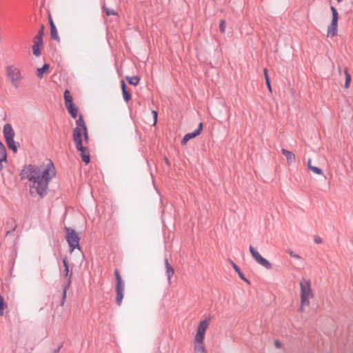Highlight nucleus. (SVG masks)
Listing matches in <instances>:
<instances>
[{
    "label": "nucleus",
    "mask_w": 353,
    "mask_h": 353,
    "mask_svg": "<svg viewBox=\"0 0 353 353\" xmlns=\"http://www.w3.org/2000/svg\"><path fill=\"white\" fill-rule=\"evenodd\" d=\"M55 174V168L52 161L50 160L46 168L39 174L37 186L36 187L35 193H37V195H39L41 199L47 195L49 182Z\"/></svg>",
    "instance_id": "nucleus-1"
},
{
    "label": "nucleus",
    "mask_w": 353,
    "mask_h": 353,
    "mask_svg": "<svg viewBox=\"0 0 353 353\" xmlns=\"http://www.w3.org/2000/svg\"><path fill=\"white\" fill-rule=\"evenodd\" d=\"M41 173V169L37 165H26L23 167L19 176L20 180L23 181L28 179L30 182V194L32 196L37 195L36 187L37 186V181L39 174Z\"/></svg>",
    "instance_id": "nucleus-2"
},
{
    "label": "nucleus",
    "mask_w": 353,
    "mask_h": 353,
    "mask_svg": "<svg viewBox=\"0 0 353 353\" xmlns=\"http://www.w3.org/2000/svg\"><path fill=\"white\" fill-rule=\"evenodd\" d=\"M73 140L76 143L77 150L81 152V157L82 161L85 164H88L90 162V152L87 148L83 145L81 130L79 128H75L73 130Z\"/></svg>",
    "instance_id": "nucleus-3"
},
{
    "label": "nucleus",
    "mask_w": 353,
    "mask_h": 353,
    "mask_svg": "<svg viewBox=\"0 0 353 353\" xmlns=\"http://www.w3.org/2000/svg\"><path fill=\"white\" fill-rule=\"evenodd\" d=\"M301 288V307L300 311H304V305H309V299L313 297V293L311 289V283L310 280L303 278L300 282Z\"/></svg>",
    "instance_id": "nucleus-4"
},
{
    "label": "nucleus",
    "mask_w": 353,
    "mask_h": 353,
    "mask_svg": "<svg viewBox=\"0 0 353 353\" xmlns=\"http://www.w3.org/2000/svg\"><path fill=\"white\" fill-rule=\"evenodd\" d=\"M64 230L65 232V238L69 245L70 252H72L76 248L81 250L79 234L74 229L69 227L65 226Z\"/></svg>",
    "instance_id": "nucleus-5"
},
{
    "label": "nucleus",
    "mask_w": 353,
    "mask_h": 353,
    "mask_svg": "<svg viewBox=\"0 0 353 353\" xmlns=\"http://www.w3.org/2000/svg\"><path fill=\"white\" fill-rule=\"evenodd\" d=\"M114 276L116 279V303L120 305L123 299L124 282L117 269L114 270Z\"/></svg>",
    "instance_id": "nucleus-6"
},
{
    "label": "nucleus",
    "mask_w": 353,
    "mask_h": 353,
    "mask_svg": "<svg viewBox=\"0 0 353 353\" xmlns=\"http://www.w3.org/2000/svg\"><path fill=\"white\" fill-rule=\"evenodd\" d=\"M65 105L68 113L70 114L71 117L73 119H77L78 116V112L79 111V108L76 107L73 103V99L72 96L70 95V91L68 90H65L63 93Z\"/></svg>",
    "instance_id": "nucleus-7"
},
{
    "label": "nucleus",
    "mask_w": 353,
    "mask_h": 353,
    "mask_svg": "<svg viewBox=\"0 0 353 353\" xmlns=\"http://www.w3.org/2000/svg\"><path fill=\"white\" fill-rule=\"evenodd\" d=\"M6 73L8 77L10 79L12 85L15 88H19V81L21 75L19 70L12 65L6 67Z\"/></svg>",
    "instance_id": "nucleus-8"
},
{
    "label": "nucleus",
    "mask_w": 353,
    "mask_h": 353,
    "mask_svg": "<svg viewBox=\"0 0 353 353\" xmlns=\"http://www.w3.org/2000/svg\"><path fill=\"white\" fill-rule=\"evenodd\" d=\"M330 10L332 14V19L327 28V36L334 37L336 35L338 31L339 14L337 10L334 6H331Z\"/></svg>",
    "instance_id": "nucleus-9"
},
{
    "label": "nucleus",
    "mask_w": 353,
    "mask_h": 353,
    "mask_svg": "<svg viewBox=\"0 0 353 353\" xmlns=\"http://www.w3.org/2000/svg\"><path fill=\"white\" fill-rule=\"evenodd\" d=\"M3 133L6 141L13 139L14 138L15 133L11 124L10 123H6L4 125Z\"/></svg>",
    "instance_id": "nucleus-10"
},
{
    "label": "nucleus",
    "mask_w": 353,
    "mask_h": 353,
    "mask_svg": "<svg viewBox=\"0 0 353 353\" xmlns=\"http://www.w3.org/2000/svg\"><path fill=\"white\" fill-rule=\"evenodd\" d=\"M33 41L34 44L32 46V53L35 57H38L41 54V50L43 46V41L33 39Z\"/></svg>",
    "instance_id": "nucleus-11"
},
{
    "label": "nucleus",
    "mask_w": 353,
    "mask_h": 353,
    "mask_svg": "<svg viewBox=\"0 0 353 353\" xmlns=\"http://www.w3.org/2000/svg\"><path fill=\"white\" fill-rule=\"evenodd\" d=\"M121 86L123 99L125 102H128L132 99V94L130 91L128 89L127 85L123 80L121 81Z\"/></svg>",
    "instance_id": "nucleus-12"
},
{
    "label": "nucleus",
    "mask_w": 353,
    "mask_h": 353,
    "mask_svg": "<svg viewBox=\"0 0 353 353\" xmlns=\"http://www.w3.org/2000/svg\"><path fill=\"white\" fill-rule=\"evenodd\" d=\"M281 152L285 157L288 165H290L292 163L295 162V160H296L295 154L292 152L289 151L286 149L282 148Z\"/></svg>",
    "instance_id": "nucleus-13"
},
{
    "label": "nucleus",
    "mask_w": 353,
    "mask_h": 353,
    "mask_svg": "<svg viewBox=\"0 0 353 353\" xmlns=\"http://www.w3.org/2000/svg\"><path fill=\"white\" fill-rule=\"evenodd\" d=\"M72 275V273L71 272L70 274L69 278L68 279L65 284L63 286V294H62L61 301V303H60L61 306H63L64 305L65 301L66 293H67L68 290L70 288V285H71V282H72L71 281Z\"/></svg>",
    "instance_id": "nucleus-14"
},
{
    "label": "nucleus",
    "mask_w": 353,
    "mask_h": 353,
    "mask_svg": "<svg viewBox=\"0 0 353 353\" xmlns=\"http://www.w3.org/2000/svg\"><path fill=\"white\" fill-rule=\"evenodd\" d=\"M17 227L15 220L13 218H9L6 222V228L8 229L6 232V236L9 235L10 233L14 232Z\"/></svg>",
    "instance_id": "nucleus-15"
},
{
    "label": "nucleus",
    "mask_w": 353,
    "mask_h": 353,
    "mask_svg": "<svg viewBox=\"0 0 353 353\" xmlns=\"http://www.w3.org/2000/svg\"><path fill=\"white\" fill-rule=\"evenodd\" d=\"M203 128V123L201 122L199 124L198 128L195 130H194L192 132L187 133L185 135H186L187 138H188L190 140V139L199 136L201 133Z\"/></svg>",
    "instance_id": "nucleus-16"
},
{
    "label": "nucleus",
    "mask_w": 353,
    "mask_h": 353,
    "mask_svg": "<svg viewBox=\"0 0 353 353\" xmlns=\"http://www.w3.org/2000/svg\"><path fill=\"white\" fill-rule=\"evenodd\" d=\"M165 273L168 276V282L170 283L171 278L174 274V268L169 263L168 259L166 258L165 259Z\"/></svg>",
    "instance_id": "nucleus-17"
},
{
    "label": "nucleus",
    "mask_w": 353,
    "mask_h": 353,
    "mask_svg": "<svg viewBox=\"0 0 353 353\" xmlns=\"http://www.w3.org/2000/svg\"><path fill=\"white\" fill-rule=\"evenodd\" d=\"M8 148L11 150L14 153H17L18 151L19 143H16L13 139L6 141Z\"/></svg>",
    "instance_id": "nucleus-18"
},
{
    "label": "nucleus",
    "mask_w": 353,
    "mask_h": 353,
    "mask_svg": "<svg viewBox=\"0 0 353 353\" xmlns=\"http://www.w3.org/2000/svg\"><path fill=\"white\" fill-rule=\"evenodd\" d=\"M210 321V319H205L204 320L201 321L198 325L197 330L205 332L209 325Z\"/></svg>",
    "instance_id": "nucleus-19"
},
{
    "label": "nucleus",
    "mask_w": 353,
    "mask_h": 353,
    "mask_svg": "<svg viewBox=\"0 0 353 353\" xmlns=\"http://www.w3.org/2000/svg\"><path fill=\"white\" fill-rule=\"evenodd\" d=\"M257 263L263 266L267 270H270L272 268L271 263L269 262L266 259L263 258L262 256L257 261Z\"/></svg>",
    "instance_id": "nucleus-20"
},
{
    "label": "nucleus",
    "mask_w": 353,
    "mask_h": 353,
    "mask_svg": "<svg viewBox=\"0 0 353 353\" xmlns=\"http://www.w3.org/2000/svg\"><path fill=\"white\" fill-rule=\"evenodd\" d=\"M49 68H50V65L48 63H44L41 68L37 69V77L39 79H42L43 76V73L48 71Z\"/></svg>",
    "instance_id": "nucleus-21"
},
{
    "label": "nucleus",
    "mask_w": 353,
    "mask_h": 353,
    "mask_svg": "<svg viewBox=\"0 0 353 353\" xmlns=\"http://www.w3.org/2000/svg\"><path fill=\"white\" fill-rule=\"evenodd\" d=\"M50 37L52 39L55 40L58 42L60 41V38L58 35L57 30L55 25H52V27H50Z\"/></svg>",
    "instance_id": "nucleus-22"
},
{
    "label": "nucleus",
    "mask_w": 353,
    "mask_h": 353,
    "mask_svg": "<svg viewBox=\"0 0 353 353\" xmlns=\"http://www.w3.org/2000/svg\"><path fill=\"white\" fill-rule=\"evenodd\" d=\"M125 79L128 82V83L132 85H137L140 81V78L138 76H126Z\"/></svg>",
    "instance_id": "nucleus-23"
},
{
    "label": "nucleus",
    "mask_w": 353,
    "mask_h": 353,
    "mask_svg": "<svg viewBox=\"0 0 353 353\" xmlns=\"http://www.w3.org/2000/svg\"><path fill=\"white\" fill-rule=\"evenodd\" d=\"M76 124L77 125V128H79L81 130H83L84 129L88 128L85 125V123L84 121L83 117L82 114H80L79 116V118L76 121Z\"/></svg>",
    "instance_id": "nucleus-24"
},
{
    "label": "nucleus",
    "mask_w": 353,
    "mask_h": 353,
    "mask_svg": "<svg viewBox=\"0 0 353 353\" xmlns=\"http://www.w3.org/2000/svg\"><path fill=\"white\" fill-rule=\"evenodd\" d=\"M205 332L201 331H196L194 343H203L205 338Z\"/></svg>",
    "instance_id": "nucleus-25"
},
{
    "label": "nucleus",
    "mask_w": 353,
    "mask_h": 353,
    "mask_svg": "<svg viewBox=\"0 0 353 353\" xmlns=\"http://www.w3.org/2000/svg\"><path fill=\"white\" fill-rule=\"evenodd\" d=\"M63 276L67 278L69 275V262L67 257H64L63 259Z\"/></svg>",
    "instance_id": "nucleus-26"
},
{
    "label": "nucleus",
    "mask_w": 353,
    "mask_h": 353,
    "mask_svg": "<svg viewBox=\"0 0 353 353\" xmlns=\"http://www.w3.org/2000/svg\"><path fill=\"white\" fill-rule=\"evenodd\" d=\"M344 72H345V81L344 88L347 89L350 88L352 78H351V75L348 72V69L347 68H345Z\"/></svg>",
    "instance_id": "nucleus-27"
},
{
    "label": "nucleus",
    "mask_w": 353,
    "mask_h": 353,
    "mask_svg": "<svg viewBox=\"0 0 353 353\" xmlns=\"http://www.w3.org/2000/svg\"><path fill=\"white\" fill-rule=\"evenodd\" d=\"M194 353H206L203 343H194Z\"/></svg>",
    "instance_id": "nucleus-28"
},
{
    "label": "nucleus",
    "mask_w": 353,
    "mask_h": 353,
    "mask_svg": "<svg viewBox=\"0 0 353 353\" xmlns=\"http://www.w3.org/2000/svg\"><path fill=\"white\" fill-rule=\"evenodd\" d=\"M7 151L6 147L3 144L1 141H0V158H3V159H7Z\"/></svg>",
    "instance_id": "nucleus-29"
},
{
    "label": "nucleus",
    "mask_w": 353,
    "mask_h": 353,
    "mask_svg": "<svg viewBox=\"0 0 353 353\" xmlns=\"http://www.w3.org/2000/svg\"><path fill=\"white\" fill-rule=\"evenodd\" d=\"M230 262L232 268L235 270V272L238 274L240 278H243L244 274L242 272L240 268L235 263H234L232 260H230Z\"/></svg>",
    "instance_id": "nucleus-30"
},
{
    "label": "nucleus",
    "mask_w": 353,
    "mask_h": 353,
    "mask_svg": "<svg viewBox=\"0 0 353 353\" xmlns=\"http://www.w3.org/2000/svg\"><path fill=\"white\" fill-rule=\"evenodd\" d=\"M7 307V304L4 301V298L0 295V316L3 315V310Z\"/></svg>",
    "instance_id": "nucleus-31"
},
{
    "label": "nucleus",
    "mask_w": 353,
    "mask_h": 353,
    "mask_svg": "<svg viewBox=\"0 0 353 353\" xmlns=\"http://www.w3.org/2000/svg\"><path fill=\"white\" fill-rule=\"evenodd\" d=\"M102 9H103V11L105 13V14L107 16L117 14V13L115 10H114L113 9L108 8L105 4H103V6H102Z\"/></svg>",
    "instance_id": "nucleus-32"
},
{
    "label": "nucleus",
    "mask_w": 353,
    "mask_h": 353,
    "mask_svg": "<svg viewBox=\"0 0 353 353\" xmlns=\"http://www.w3.org/2000/svg\"><path fill=\"white\" fill-rule=\"evenodd\" d=\"M43 35H44V26L42 25L41 27V29L39 30L37 34L34 37V39H37V40L40 39V41H43Z\"/></svg>",
    "instance_id": "nucleus-33"
},
{
    "label": "nucleus",
    "mask_w": 353,
    "mask_h": 353,
    "mask_svg": "<svg viewBox=\"0 0 353 353\" xmlns=\"http://www.w3.org/2000/svg\"><path fill=\"white\" fill-rule=\"evenodd\" d=\"M84 139V141L86 143L89 141V135H88V128L84 129L83 130H81V137Z\"/></svg>",
    "instance_id": "nucleus-34"
},
{
    "label": "nucleus",
    "mask_w": 353,
    "mask_h": 353,
    "mask_svg": "<svg viewBox=\"0 0 353 353\" xmlns=\"http://www.w3.org/2000/svg\"><path fill=\"white\" fill-rule=\"evenodd\" d=\"M310 170L312 171L313 172H314L316 174L323 175V170L318 167H316L314 165L312 167H310Z\"/></svg>",
    "instance_id": "nucleus-35"
},
{
    "label": "nucleus",
    "mask_w": 353,
    "mask_h": 353,
    "mask_svg": "<svg viewBox=\"0 0 353 353\" xmlns=\"http://www.w3.org/2000/svg\"><path fill=\"white\" fill-rule=\"evenodd\" d=\"M226 23L225 20H221L219 24V30L221 33L225 32Z\"/></svg>",
    "instance_id": "nucleus-36"
},
{
    "label": "nucleus",
    "mask_w": 353,
    "mask_h": 353,
    "mask_svg": "<svg viewBox=\"0 0 353 353\" xmlns=\"http://www.w3.org/2000/svg\"><path fill=\"white\" fill-rule=\"evenodd\" d=\"M152 114L153 119H154L153 125H156V124L157 123V119H158V112L156 110H152Z\"/></svg>",
    "instance_id": "nucleus-37"
},
{
    "label": "nucleus",
    "mask_w": 353,
    "mask_h": 353,
    "mask_svg": "<svg viewBox=\"0 0 353 353\" xmlns=\"http://www.w3.org/2000/svg\"><path fill=\"white\" fill-rule=\"evenodd\" d=\"M287 252L290 254L291 257H293L296 259H301V256L299 254L294 253V252L290 250H288Z\"/></svg>",
    "instance_id": "nucleus-38"
},
{
    "label": "nucleus",
    "mask_w": 353,
    "mask_h": 353,
    "mask_svg": "<svg viewBox=\"0 0 353 353\" xmlns=\"http://www.w3.org/2000/svg\"><path fill=\"white\" fill-rule=\"evenodd\" d=\"M252 256L254 259V260L257 262L261 255L256 251L254 254H252Z\"/></svg>",
    "instance_id": "nucleus-39"
},
{
    "label": "nucleus",
    "mask_w": 353,
    "mask_h": 353,
    "mask_svg": "<svg viewBox=\"0 0 353 353\" xmlns=\"http://www.w3.org/2000/svg\"><path fill=\"white\" fill-rule=\"evenodd\" d=\"M265 84L268 88V90L272 92V86H271V82H270V79H268L267 78V80H265Z\"/></svg>",
    "instance_id": "nucleus-40"
},
{
    "label": "nucleus",
    "mask_w": 353,
    "mask_h": 353,
    "mask_svg": "<svg viewBox=\"0 0 353 353\" xmlns=\"http://www.w3.org/2000/svg\"><path fill=\"white\" fill-rule=\"evenodd\" d=\"M314 241L316 244H320L323 243V239L319 236H315Z\"/></svg>",
    "instance_id": "nucleus-41"
},
{
    "label": "nucleus",
    "mask_w": 353,
    "mask_h": 353,
    "mask_svg": "<svg viewBox=\"0 0 353 353\" xmlns=\"http://www.w3.org/2000/svg\"><path fill=\"white\" fill-rule=\"evenodd\" d=\"M190 141V139L188 138H187L186 135H185L181 141V144L183 145H185L188 141Z\"/></svg>",
    "instance_id": "nucleus-42"
},
{
    "label": "nucleus",
    "mask_w": 353,
    "mask_h": 353,
    "mask_svg": "<svg viewBox=\"0 0 353 353\" xmlns=\"http://www.w3.org/2000/svg\"><path fill=\"white\" fill-rule=\"evenodd\" d=\"M263 73H264V77H265V80H267V78L270 79V77L268 75V70L267 68L263 69Z\"/></svg>",
    "instance_id": "nucleus-43"
},
{
    "label": "nucleus",
    "mask_w": 353,
    "mask_h": 353,
    "mask_svg": "<svg viewBox=\"0 0 353 353\" xmlns=\"http://www.w3.org/2000/svg\"><path fill=\"white\" fill-rule=\"evenodd\" d=\"M2 162H6V163H7V162H8V160H7V159H6V160H5V159H3V158H0V171H1V170H2V169H3Z\"/></svg>",
    "instance_id": "nucleus-44"
},
{
    "label": "nucleus",
    "mask_w": 353,
    "mask_h": 353,
    "mask_svg": "<svg viewBox=\"0 0 353 353\" xmlns=\"http://www.w3.org/2000/svg\"><path fill=\"white\" fill-rule=\"evenodd\" d=\"M249 250H250L251 255L256 252V250L254 249V248L252 245H250Z\"/></svg>",
    "instance_id": "nucleus-45"
},
{
    "label": "nucleus",
    "mask_w": 353,
    "mask_h": 353,
    "mask_svg": "<svg viewBox=\"0 0 353 353\" xmlns=\"http://www.w3.org/2000/svg\"><path fill=\"white\" fill-rule=\"evenodd\" d=\"M48 19H49V23H50V27H52V25H55L50 14H49Z\"/></svg>",
    "instance_id": "nucleus-46"
},
{
    "label": "nucleus",
    "mask_w": 353,
    "mask_h": 353,
    "mask_svg": "<svg viewBox=\"0 0 353 353\" xmlns=\"http://www.w3.org/2000/svg\"><path fill=\"white\" fill-rule=\"evenodd\" d=\"M274 345H275V347H276V348H281V345H281V343L279 341H276L274 342Z\"/></svg>",
    "instance_id": "nucleus-47"
},
{
    "label": "nucleus",
    "mask_w": 353,
    "mask_h": 353,
    "mask_svg": "<svg viewBox=\"0 0 353 353\" xmlns=\"http://www.w3.org/2000/svg\"><path fill=\"white\" fill-rule=\"evenodd\" d=\"M62 346H63V344L61 343L60 345H59L57 347V348L54 350L53 353H59L60 350H61V348L62 347Z\"/></svg>",
    "instance_id": "nucleus-48"
},
{
    "label": "nucleus",
    "mask_w": 353,
    "mask_h": 353,
    "mask_svg": "<svg viewBox=\"0 0 353 353\" xmlns=\"http://www.w3.org/2000/svg\"><path fill=\"white\" fill-rule=\"evenodd\" d=\"M241 279H242L243 281H245L246 283L248 284H250V281L245 276V275L243 274V278H241Z\"/></svg>",
    "instance_id": "nucleus-49"
},
{
    "label": "nucleus",
    "mask_w": 353,
    "mask_h": 353,
    "mask_svg": "<svg viewBox=\"0 0 353 353\" xmlns=\"http://www.w3.org/2000/svg\"><path fill=\"white\" fill-rule=\"evenodd\" d=\"M165 163H166L167 165H170V163L167 157L165 158Z\"/></svg>",
    "instance_id": "nucleus-50"
},
{
    "label": "nucleus",
    "mask_w": 353,
    "mask_h": 353,
    "mask_svg": "<svg viewBox=\"0 0 353 353\" xmlns=\"http://www.w3.org/2000/svg\"><path fill=\"white\" fill-rule=\"evenodd\" d=\"M313 165H311V159H308L307 161V168L310 170V167H312Z\"/></svg>",
    "instance_id": "nucleus-51"
}]
</instances>
